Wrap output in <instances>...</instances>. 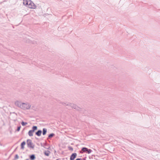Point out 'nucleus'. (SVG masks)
I'll return each instance as SVG.
<instances>
[{
    "label": "nucleus",
    "mask_w": 160,
    "mask_h": 160,
    "mask_svg": "<svg viewBox=\"0 0 160 160\" xmlns=\"http://www.w3.org/2000/svg\"><path fill=\"white\" fill-rule=\"evenodd\" d=\"M38 129V128L36 126H33L32 128V130L34 132L35 131L37 130Z\"/></svg>",
    "instance_id": "dca6fc26"
},
{
    "label": "nucleus",
    "mask_w": 160,
    "mask_h": 160,
    "mask_svg": "<svg viewBox=\"0 0 160 160\" xmlns=\"http://www.w3.org/2000/svg\"><path fill=\"white\" fill-rule=\"evenodd\" d=\"M27 142L28 147L33 149L35 147V145L33 144L31 140L30 139H28Z\"/></svg>",
    "instance_id": "f03ea898"
},
{
    "label": "nucleus",
    "mask_w": 160,
    "mask_h": 160,
    "mask_svg": "<svg viewBox=\"0 0 160 160\" xmlns=\"http://www.w3.org/2000/svg\"><path fill=\"white\" fill-rule=\"evenodd\" d=\"M62 104L63 105H66L68 106H70L71 108H72L75 109L76 108V107H77V105L76 104H74L72 103H65V102H62Z\"/></svg>",
    "instance_id": "7ed1b4c3"
},
{
    "label": "nucleus",
    "mask_w": 160,
    "mask_h": 160,
    "mask_svg": "<svg viewBox=\"0 0 160 160\" xmlns=\"http://www.w3.org/2000/svg\"><path fill=\"white\" fill-rule=\"evenodd\" d=\"M42 133V130H39L35 132V134L38 136H40L41 135Z\"/></svg>",
    "instance_id": "6e6552de"
},
{
    "label": "nucleus",
    "mask_w": 160,
    "mask_h": 160,
    "mask_svg": "<svg viewBox=\"0 0 160 160\" xmlns=\"http://www.w3.org/2000/svg\"><path fill=\"white\" fill-rule=\"evenodd\" d=\"M21 124L22 125V126H25L28 123L27 122H24L23 121H22L21 122Z\"/></svg>",
    "instance_id": "f3484780"
},
{
    "label": "nucleus",
    "mask_w": 160,
    "mask_h": 160,
    "mask_svg": "<svg viewBox=\"0 0 160 160\" xmlns=\"http://www.w3.org/2000/svg\"><path fill=\"white\" fill-rule=\"evenodd\" d=\"M29 160V159H26V160Z\"/></svg>",
    "instance_id": "a878e982"
},
{
    "label": "nucleus",
    "mask_w": 160,
    "mask_h": 160,
    "mask_svg": "<svg viewBox=\"0 0 160 160\" xmlns=\"http://www.w3.org/2000/svg\"><path fill=\"white\" fill-rule=\"evenodd\" d=\"M75 109L78 111H81V110L82 108L77 106Z\"/></svg>",
    "instance_id": "a211bd4d"
},
{
    "label": "nucleus",
    "mask_w": 160,
    "mask_h": 160,
    "mask_svg": "<svg viewBox=\"0 0 160 160\" xmlns=\"http://www.w3.org/2000/svg\"><path fill=\"white\" fill-rule=\"evenodd\" d=\"M34 132L33 131H32V130H30L28 132V135L30 137L32 136H33V133Z\"/></svg>",
    "instance_id": "4468645a"
},
{
    "label": "nucleus",
    "mask_w": 160,
    "mask_h": 160,
    "mask_svg": "<svg viewBox=\"0 0 160 160\" xmlns=\"http://www.w3.org/2000/svg\"><path fill=\"white\" fill-rule=\"evenodd\" d=\"M29 1H28V0H23V4L25 5H29Z\"/></svg>",
    "instance_id": "f8f14e48"
},
{
    "label": "nucleus",
    "mask_w": 160,
    "mask_h": 160,
    "mask_svg": "<svg viewBox=\"0 0 160 160\" xmlns=\"http://www.w3.org/2000/svg\"><path fill=\"white\" fill-rule=\"evenodd\" d=\"M31 107V105L28 103H22L21 109L25 110L29 109Z\"/></svg>",
    "instance_id": "f257e3e1"
},
{
    "label": "nucleus",
    "mask_w": 160,
    "mask_h": 160,
    "mask_svg": "<svg viewBox=\"0 0 160 160\" xmlns=\"http://www.w3.org/2000/svg\"><path fill=\"white\" fill-rule=\"evenodd\" d=\"M26 144V142L25 141H24L22 142L21 144V149H23L24 148V146Z\"/></svg>",
    "instance_id": "9b49d317"
},
{
    "label": "nucleus",
    "mask_w": 160,
    "mask_h": 160,
    "mask_svg": "<svg viewBox=\"0 0 160 160\" xmlns=\"http://www.w3.org/2000/svg\"><path fill=\"white\" fill-rule=\"evenodd\" d=\"M43 147L45 148L48 149H49L50 148V146L46 142L43 143Z\"/></svg>",
    "instance_id": "1a4fd4ad"
},
{
    "label": "nucleus",
    "mask_w": 160,
    "mask_h": 160,
    "mask_svg": "<svg viewBox=\"0 0 160 160\" xmlns=\"http://www.w3.org/2000/svg\"><path fill=\"white\" fill-rule=\"evenodd\" d=\"M82 151L84 152H86L88 154H89L92 151L91 149H88L86 147H83L81 149Z\"/></svg>",
    "instance_id": "20e7f679"
},
{
    "label": "nucleus",
    "mask_w": 160,
    "mask_h": 160,
    "mask_svg": "<svg viewBox=\"0 0 160 160\" xmlns=\"http://www.w3.org/2000/svg\"><path fill=\"white\" fill-rule=\"evenodd\" d=\"M19 158V156L18 154L15 155L14 158V160H16V159H18Z\"/></svg>",
    "instance_id": "6ab92c4d"
},
{
    "label": "nucleus",
    "mask_w": 160,
    "mask_h": 160,
    "mask_svg": "<svg viewBox=\"0 0 160 160\" xmlns=\"http://www.w3.org/2000/svg\"><path fill=\"white\" fill-rule=\"evenodd\" d=\"M29 157L31 160H34L36 158L35 155L34 154L30 155Z\"/></svg>",
    "instance_id": "9d476101"
},
{
    "label": "nucleus",
    "mask_w": 160,
    "mask_h": 160,
    "mask_svg": "<svg viewBox=\"0 0 160 160\" xmlns=\"http://www.w3.org/2000/svg\"><path fill=\"white\" fill-rule=\"evenodd\" d=\"M21 128V126H18L17 127V129L16 131H17V132H19L20 131Z\"/></svg>",
    "instance_id": "aec40b11"
},
{
    "label": "nucleus",
    "mask_w": 160,
    "mask_h": 160,
    "mask_svg": "<svg viewBox=\"0 0 160 160\" xmlns=\"http://www.w3.org/2000/svg\"><path fill=\"white\" fill-rule=\"evenodd\" d=\"M77 154L76 153H72L70 156V160H74V159L76 158Z\"/></svg>",
    "instance_id": "0eeeda50"
},
{
    "label": "nucleus",
    "mask_w": 160,
    "mask_h": 160,
    "mask_svg": "<svg viewBox=\"0 0 160 160\" xmlns=\"http://www.w3.org/2000/svg\"><path fill=\"white\" fill-rule=\"evenodd\" d=\"M82 159L80 158H78L76 159L75 160H82Z\"/></svg>",
    "instance_id": "393cba45"
},
{
    "label": "nucleus",
    "mask_w": 160,
    "mask_h": 160,
    "mask_svg": "<svg viewBox=\"0 0 160 160\" xmlns=\"http://www.w3.org/2000/svg\"><path fill=\"white\" fill-rule=\"evenodd\" d=\"M56 160H59L58 159H57Z\"/></svg>",
    "instance_id": "bb28decb"
},
{
    "label": "nucleus",
    "mask_w": 160,
    "mask_h": 160,
    "mask_svg": "<svg viewBox=\"0 0 160 160\" xmlns=\"http://www.w3.org/2000/svg\"><path fill=\"white\" fill-rule=\"evenodd\" d=\"M50 152L49 151L47 150L45 151L44 152V153L45 155L48 156L49 155Z\"/></svg>",
    "instance_id": "ddd939ff"
},
{
    "label": "nucleus",
    "mask_w": 160,
    "mask_h": 160,
    "mask_svg": "<svg viewBox=\"0 0 160 160\" xmlns=\"http://www.w3.org/2000/svg\"><path fill=\"white\" fill-rule=\"evenodd\" d=\"M15 104L16 106L20 108H22V103L21 102L17 101L15 102Z\"/></svg>",
    "instance_id": "423d86ee"
},
{
    "label": "nucleus",
    "mask_w": 160,
    "mask_h": 160,
    "mask_svg": "<svg viewBox=\"0 0 160 160\" xmlns=\"http://www.w3.org/2000/svg\"><path fill=\"white\" fill-rule=\"evenodd\" d=\"M47 132V129L46 128H43L42 130V134L43 135H45Z\"/></svg>",
    "instance_id": "2eb2a0df"
},
{
    "label": "nucleus",
    "mask_w": 160,
    "mask_h": 160,
    "mask_svg": "<svg viewBox=\"0 0 160 160\" xmlns=\"http://www.w3.org/2000/svg\"><path fill=\"white\" fill-rule=\"evenodd\" d=\"M68 149L70 151H72L73 150V148L71 146H68Z\"/></svg>",
    "instance_id": "412c9836"
},
{
    "label": "nucleus",
    "mask_w": 160,
    "mask_h": 160,
    "mask_svg": "<svg viewBox=\"0 0 160 160\" xmlns=\"http://www.w3.org/2000/svg\"><path fill=\"white\" fill-rule=\"evenodd\" d=\"M32 43L33 44H37V42L36 41H34V42H32Z\"/></svg>",
    "instance_id": "b1692460"
},
{
    "label": "nucleus",
    "mask_w": 160,
    "mask_h": 160,
    "mask_svg": "<svg viewBox=\"0 0 160 160\" xmlns=\"http://www.w3.org/2000/svg\"><path fill=\"white\" fill-rule=\"evenodd\" d=\"M50 134L48 135V141L49 142H50L49 141V139H50Z\"/></svg>",
    "instance_id": "5701e85b"
},
{
    "label": "nucleus",
    "mask_w": 160,
    "mask_h": 160,
    "mask_svg": "<svg viewBox=\"0 0 160 160\" xmlns=\"http://www.w3.org/2000/svg\"><path fill=\"white\" fill-rule=\"evenodd\" d=\"M55 136V134L53 133H51V138Z\"/></svg>",
    "instance_id": "4be33fe9"
},
{
    "label": "nucleus",
    "mask_w": 160,
    "mask_h": 160,
    "mask_svg": "<svg viewBox=\"0 0 160 160\" xmlns=\"http://www.w3.org/2000/svg\"><path fill=\"white\" fill-rule=\"evenodd\" d=\"M29 7L31 8L35 9L36 8V6L31 1H29Z\"/></svg>",
    "instance_id": "39448f33"
}]
</instances>
